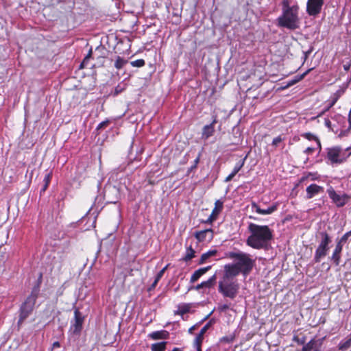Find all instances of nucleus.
Returning a JSON list of instances; mask_svg holds the SVG:
<instances>
[{
    "label": "nucleus",
    "instance_id": "1",
    "mask_svg": "<svg viewBox=\"0 0 351 351\" xmlns=\"http://www.w3.org/2000/svg\"><path fill=\"white\" fill-rule=\"evenodd\" d=\"M227 256L232 260V263L225 265L223 269L236 276L241 274L246 278L255 264V260L252 255L242 251L230 252Z\"/></svg>",
    "mask_w": 351,
    "mask_h": 351
},
{
    "label": "nucleus",
    "instance_id": "2",
    "mask_svg": "<svg viewBox=\"0 0 351 351\" xmlns=\"http://www.w3.org/2000/svg\"><path fill=\"white\" fill-rule=\"evenodd\" d=\"M248 230L250 234L246 240V243L254 249H266L273 239L272 230L267 226L250 223Z\"/></svg>",
    "mask_w": 351,
    "mask_h": 351
},
{
    "label": "nucleus",
    "instance_id": "3",
    "mask_svg": "<svg viewBox=\"0 0 351 351\" xmlns=\"http://www.w3.org/2000/svg\"><path fill=\"white\" fill-rule=\"evenodd\" d=\"M282 14L277 19L278 25L290 30L299 28V6L296 3L291 5L289 0H282Z\"/></svg>",
    "mask_w": 351,
    "mask_h": 351
},
{
    "label": "nucleus",
    "instance_id": "4",
    "mask_svg": "<svg viewBox=\"0 0 351 351\" xmlns=\"http://www.w3.org/2000/svg\"><path fill=\"white\" fill-rule=\"evenodd\" d=\"M237 276L223 269V274L219 281L218 291L225 298L234 299L239 291Z\"/></svg>",
    "mask_w": 351,
    "mask_h": 351
},
{
    "label": "nucleus",
    "instance_id": "5",
    "mask_svg": "<svg viewBox=\"0 0 351 351\" xmlns=\"http://www.w3.org/2000/svg\"><path fill=\"white\" fill-rule=\"evenodd\" d=\"M39 293V287H34L29 296H28L21 307V313L19 324L22 323L31 313L34 306L36 298Z\"/></svg>",
    "mask_w": 351,
    "mask_h": 351
},
{
    "label": "nucleus",
    "instance_id": "6",
    "mask_svg": "<svg viewBox=\"0 0 351 351\" xmlns=\"http://www.w3.org/2000/svg\"><path fill=\"white\" fill-rule=\"evenodd\" d=\"M321 241L315 252L313 261L317 263L321 261L328 254L329 250V244L331 242V238L326 232H321Z\"/></svg>",
    "mask_w": 351,
    "mask_h": 351
},
{
    "label": "nucleus",
    "instance_id": "7",
    "mask_svg": "<svg viewBox=\"0 0 351 351\" xmlns=\"http://www.w3.org/2000/svg\"><path fill=\"white\" fill-rule=\"evenodd\" d=\"M327 193L329 197L337 207H343L348 202L349 197L346 194L339 195L337 193L332 186L327 189Z\"/></svg>",
    "mask_w": 351,
    "mask_h": 351
},
{
    "label": "nucleus",
    "instance_id": "8",
    "mask_svg": "<svg viewBox=\"0 0 351 351\" xmlns=\"http://www.w3.org/2000/svg\"><path fill=\"white\" fill-rule=\"evenodd\" d=\"M84 317L82 313L80 312L79 309L76 308L74 311V322H72L71 326V330L74 334H79L82 329L84 322Z\"/></svg>",
    "mask_w": 351,
    "mask_h": 351
},
{
    "label": "nucleus",
    "instance_id": "9",
    "mask_svg": "<svg viewBox=\"0 0 351 351\" xmlns=\"http://www.w3.org/2000/svg\"><path fill=\"white\" fill-rule=\"evenodd\" d=\"M324 0H308L306 4V12L310 16L318 14L322 10Z\"/></svg>",
    "mask_w": 351,
    "mask_h": 351
},
{
    "label": "nucleus",
    "instance_id": "10",
    "mask_svg": "<svg viewBox=\"0 0 351 351\" xmlns=\"http://www.w3.org/2000/svg\"><path fill=\"white\" fill-rule=\"evenodd\" d=\"M104 197L108 202L115 204L119 197V189L115 186H109L106 189Z\"/></svg>",
    "mask_w": 351,
    "mask_h": 351
},
{
    "label": "nucleus",
    "instance_id": "11",
    "mask_svg": "<svg viewBox=\"0 0 351 351\" xmlns=\"http://www.w3.org/2000/svg\"><path fill=\"white\" fill-rule=\"evenodd\" d=\"M341 149L339 147H332L328 149L327 158L331 163H341L343 160L339 158Z\"/></svg>",
    "mask_w": 351,
    "mask_h": 351
},
{
    "label": "nucleus",
    "instance_id": "12",
    "mask_svg": "<svg viewBox=\"0 0 351 351\" xmlns=\"http://www.w3.org/2000/svg\"><path fill=\"white\" fill-rule=\"evenodd\" d=\"M195 237L199 242H202L206 240L210 241L213 239V231L210 228L197 231L195 233Z\"/></svg>",
    "mask_w": 351,
    "mask_h": 351
},
{
    "label": "nucleus",
    "instance_id": "13",
    "mask_svg": "<svg viewBox=\"0 0 351 351\" xmlns=\"http://www.w3.org/2000/svg\"><path fill=\"white\" fill-rule=\"evenodd\" d=\"M223 209V202L217 200L215 203V208H213L210 215L205 221L206 223H212L217 218L218 215Z\"/></svg>",
    "mask_w": 351,
    "mask_h": 351
},
{
    "label": "nucleus",
    "instance_id": "14",
    "mask_svg": "<svg viewBox=\"0 0 351 351\" xmlns=\"http://www.w3.org/2000/svg\"><path fill=\"white\" fill-rule=\"evenodd\" d=\"M343 250V244L340 242L337 241L335 247L333 250L332 256L330 257V259L333 262V263L338 266L341 262V254Z\"/></svg>",
    "mask_w": 351,
    "mask_h": 351
},
{
    "label": "nucleus",
    "instance_id": "15",
    "mask_svg": "<svg viewBox=\"0 0 351 351\" xmlns=\"http://www.w3.org/2000/svg\"><path fill=\"white\" fill-rule=\"evenodd\" d=\"M306 198L311 199L315 195L320 193L321 192H323L324 188L317 184H312L306 188Z\"/></svg>",
    "mask_w": 351,
    "mask_h": 351
},
{
    "label": "nucleus",
    "instance_id": "16",
    "mask_svg": "<svg viewBox=\"0 0 351 351\" xmlns=\"http://www.w3.org/2000/svg\"><path fill=\"white\" fill-rule=\"evenodd\" d=\"M246 158L247 156H245L243 159H241L236 163L232 171L226 178V182L231 181L232 178L237 175V173L241 169V168L243 167L245 164Z\"/></svg>",
    "mask_w": 351,
    "mask_h": 351
},
{
    "label": "nucleus",
    "instance_id": "17",
    "mask_svg": "<svg viewBox=\"0 0 351 351\" xmlns=\"http://www.w3.org/2000/svg\"><path fill=\"white\" fill-rule=\"evenodd\" d=\"M216 123L217 120L215 119L210 124L206 125L203 128L202 134V138L206 140L213 135L215 132V124Z\"/></svg>",
    "mask_w": 351,
    "mask_h": 351
},
{
    "label": "nucleus",
    "instance_id": "18",
    "mask_svg": "<svg viewBox=\"0 0 351 351\" xmlns=\"http://www.w3.org/2000/svg\"><path fill=\"white\" fill-rule=\"evenodd\" d=\"M252 209L260 215H269L277 209V206L276 205H273L267 209H261L256 203L252 202Z\"/></svg>",
    "mask_w": 351,
    "mask_h": 351
},
{
    "label": "nucleus",
    "instance_id": "19",
    "mask_svg": "<svg viewBox=\"0 0 351 351\" xmlns=\"http://www.w3.org/2000/svg\"><path fill=\"white\" fill-rule=\"evenodd\" d=\"M210 268L211 266H207L205 267L199 268L197 270H196L191 277V283H194L195 282H196L202 275L206 273Z\"/></svg>",
    "mask_w": 351,
    "mask_h": 351
},
{
    "label": "nucleus",
    "instance_id": "20",
    "mask_svg": "<svg viewBox=\"0 0 351 351\" xmlns=\"http://www.w3.org/2000/svg\"><path fill=\"white\" fill-rule=\"evenodd\" d=\"M210 327V324H206L199 331V334L195 338L193 346H200L202 345L203 341V337L205 332L208 330Z\"/></svg>",
    "mask_w": 351,
    "mask_h": 351
},
{
    "label": "nucleus",
    "instance_id": "21",
    "mask_svg": "<svg viewBox=\"0 0 351 351\" xmlns=\"http://www.w3.org/2000/svg\"><path fill=\"white\" fill-rule=\"evenodd\" d=\"M215 281H216V275H213L208 280H207L206 281H204V282H202L200 284H198L195 287V289L196 290H199L200 289H203V288H208V289H209V288H210L214 285Z\"/></svg>",
    "mask_w": 351,
    "mask_h": 351
},
{
    "label": "nucleus",
    "instance_id": "22",
    "mask_svg": "<svg viewBox=\"0 0 351 351\" xmlns=\"http://www.w3.org/2000/svg\"><path fill=\"white\" fill-rule=\"evenodd\" d=\"M169 336V332L167 330L155 331L149 334V337L154 340L167 339Z\"/></svg>",
    "mask_w": 351,
    "mask_h": 351
},
{
    "label": "nucleus",
    "instance_id": "23",
    "mask_svg": "<svg viewBox=\"0 0 351 351\" xmlns=\"http://www.w3.org/2000/svg\"><path fill=\"white\" fill-rule=\"evenodd\" d=\"M319 179V175H318L317 173H312V172H308L306 173H304L302 178H300V182H303L305 180H317Z\"/></svg>",
    "mask_w": 351,
    "mask_h": 351
},
{
    "label": "nucleus",
    "instance_id": "24",
    "mask_svg": "<svg viewBox=\"0 0 351 351\" xmlns=\"http://www.w3.org/2000/svg\"><path fill=\"white\" fill-rule=\"evenodd\" d=\"M51 178H52L51 171L47 172L45 174V178L43 179L44 184H43L42 189H40V194L45 193V191L47 190V189L48 188L49 183L51 182Z\"/></svg>",
    "mask_w": 351,
    "mask_h": 351
},
{
    "label": "nucleus",
    "instance_id": "25",
    "mask_svg": "<svg viewBox=\"0 0 351 351\" xmlns=\"http://www.w3.org/2000/svg\"><path fill=\"white\" fill-rule=\"evenodd\" d=\"M217 254V250H209L206 253L202 254L201 258L199 261V264L204 263L210 257L215 256Z\"/></svg>",
    "mask_w": 351,
    "mask_h": 351
},
{
    "label": "nucleus",
    "instance_id": "26",
    "mask_svg": "<svg viewBox=\"0 0 351 351\" xmlns=\"http://www.w3.org/2000/svg\"><path fill=\"white\" fill-rule=\"evenodd\" d=\"M302 351H318L316 342L310 341L303 346Z\"/></svg>",
    "mask_w": 351,
    "mask_h": 351
},
{
    "label": "nucleus",
    "instance_id": "27",
    "mask_svg": "<svg viewBox=\"0 0 351 351\" xmlns=\"http://www.w3.org/2000/svg\"><path fill=\"white\" fill-rule=\"evenodd\" d=\"M166 345L167 342L165 341L153 343L151 347L152 351H165Z\"/></svg>",
    "mask_w": 351,
    "mask_h": 351
},
{
    "label": "nucleus",
    "instance_id": "28",
    "mask_svg": "<svg viewBox=\"0 0 351 351\" xmlns=\"http://www.w3.org/2000/svg\"><path fill=\"white\" fill-rule=\"evenodd\" d=\"M351 347V336L345 341H341L339 344V349L341 351H346Z\"/></svg>",
    "mask_w": 351,
    "mask_h": 351
},
{
    "label": "nucleus",
    "instance_id": "29",
    "mask_svg": "<svg viewBox=\"0 0 351 351\" xmlns=\"http://www.w3.org/2000/svg\"><path fill=\"white\" fill-rule=\"evenodd\" d=\"M195 256V250L189 247L186 249V254L183 258V260L186 262L191 261Z\"/></svg>",
    "mask_w": 351,
    "mask_h": 351
},
{
    "label": "nucleus",
    "instance_id": "30",
    "mask_svg": "<svg viewBox=\"0 0 351 351\" xmlns=\"http://www.w3.org/2000/svg\"><path fill=\"white\" fill-rule=\"evenodd\" d=\"M128 62L126 60H124L123 58H121L120 56H118L117 58V60L114 62V66L117 69H121L123 67V66Z\"/></svg>",
    "mask_w": 351,
    "mask_h": 351
},
{
    "label": "nucleus",
    "instance_id": "31",
    "mask_svg": "<svg viewBox=\"0 0 351 351\" xmlns=\"http://www.w3.org/2000/svg\"><path fill=\"white\" fill-rule=\"evenodd\" d=\"M304 136L308 139V140H314L317 142V146L321 148V143L319 141V139L315 136H314L313 134H312L311 133H306L304 134Z\"/></svg>",
    "mask_w": 351,
    "mask_h": 351
},
{
    "label": "nucleus",
    "instance_id": "32",
    "mask_svg": "<svg viewBox=\"0 0 351 351\" xmlns=\"http://www.w3.org/2000/svg\"><path fill=\"white\" fill-rule=\"evenodd\" d=\"M145 60L143 59H138L130 62V64L134 67H142L145 65Z\"/></svg>",
    "mask_w": 351,
    "mask_h": 351
},
{
    "label": "nucleus",
    "instance_id": "33",
    "mask_svg": "<svg viewBox=\"0 0 351 351\" xmlns=\"http://www.w3.org/2000/svg\"><path fill=\"white\" fill-rule=\"evenodd\" d=\"M168 265H167L165 267H163L160 271L158 272V274H156V277H155V279H156V282H159V280L162 278V277L163 276L165 271L167 270V267H168Z\"/></svg>",
    "mask_w": 351,
    "mask_h": 351
},
{
    "label": "nucleus",
    "instance_id": "34",
    "mask_svg": "<svg viewBox=\"0 0 351 351\" xmlns=\"http://www.w3.org/2000/svg\"><path fill=\"white\" fill-rule=\"evenodd\" d=\"M189 311V306L187 305H184V306L179 307L178 313L183 315L184 314L188 313Z\"/></svg>",
    "mask_w": 351,
    "mask_h": 351
},
{
    "label": "nucleus",
    "instance_id": "35",
    "mask_svg": "<svg viewBox=\"0 0 351 351\" xmlns=\"http://www.w3.org/2000/svg\"><path fill=\"white\" fill-rule=\"evenodd\" d=\"M311 69H308L307 70L306 72H304L302 75H301L298 79H295L293 82H289V85H292L298 82H299L300 80H301L302 79H303L306 75L307 73L311 71Z\"/></svg>",
    "mask_w": 351,
    "mask_h": 351
},
{
    "label": "nucleus",
    "instance_id": "36",
    "mask_svg": "<svg viewBox=\"0 0 351 351\" xmlns=\"http://www.w3.org/2000/svg\"><path fill=\"white\" fill-rule=\"evenodd\" d=\"M311 69H308L307 70L306 72H304L302 75H301L298 79H295L293 82H289V85H292L298 82H299L300 80H301L302 79H303L306 75L307 73L311 71Z\"/></svg>",
    "mask_w": 351,
    "mask_h": 351
},
{
    "label": "nucleus",
    "instance_id": "37",
    "mask_svg": "<svg viewBox=\"0 0 351 351\" xmlns=\"http://www.w3.org/2000/svg\"><path fill=\"white\" fill-rule=\"evenodd\" d=\"M350 235H351V230L346 232V234H344L338 241L340 242L341 243L343 244L344 243L346 242L349 236H350Z\"/></svg>",
    "mask_w": 351,
    "mask_h": 351
},
{
    "label": "nucleus",
    "instance_id": "38",
    "mask_svg": "<svg viewBox=\"0 0 351 351\" xmlns=\"http://www.w3.org/2000/svg\"><path fill=\"white\" fill-rule=\"evenodd\" d=\"M233 340H234V337L232 335L223 337L220 339L221 342H225V343H228L232 342Z\"/></svg>",
    "mask_w": 351,
    "mask_h": 351
},
{
    "label": "nucleus",
    "instance_id": "39",
    "mask_svg": "<svg viewBox=\"0 0 351 351\" xmlns=\"http://www.w3.org/2000/svg\"><path fill=\"white\" fill-rule=\"evenodd\" d=\"M282 141V138L280 136H277L273 139L272 145L277 146Z\"/></svg>",
    "mask_w": 351,
    "mask_h": 351
},
{
    "label": "nucleus",
    "instance_id": "40",
    "mask_svg": "<svg viewBox=\"0 0 351 351\" xmlns=\"http://www.w3.org/2000/svg\"><path fill=\"white\" fill-rule=\"evenodd\" d=\"M108 124V121H102L101 122L97 127V130H99L103 128H104L105 126H106Z\"/></svg>",
    "mask_w": 351,
    "mask_h": 351
},
{
    "label": "nucleus",
    "instance_id": "41",
    "mask_svg": "<svg viewBox=\"0 0 351 351\" xmlns=\"http://www.w3.org/2000/svg\"><path fill=\"white\" fill-rule=\"evenodd\" d=\"M199 158H200V154H199L198 156L194 160L193 165L191 166V170H193V169H195L197 167V164H198V162L199 161Z\"/></svg>",
    "mask_w": 351,
    "mask_h": 351
},
{
    "label": "nucleus",
    "instance_id": "42",
    "mask_svg": "<svg viewBox=\"0 0 351 351\" xmlns=\"http://www.w3.org/2000/svg\"><path fill=\"white\" fill-rule=\"evenodd\" d=\"M314 149H314L313 147H307V148L304 150V152L306 154H308H308H312V153L314 152Z\"/></svg>",
    "mask_w": 351,
    "mask_h": 351
},
{
    "label": "nucleus",
    "instance_id": "43",
    "mask_svg": "<svg viewBox=\"0 0 351 351\" xmlns=\"http://www.w3.org/2000/svg\"><path fill=\"white\" fill-rule=\"evenodd\" d=\"M122 89L119 87V86H117L114 90V95H117L119 93L121 92Z\"/></svg>",
    "mask_w": 351,
    "mask_h": 351
},
{
    "label": "nucleus",
    "instance_id": "44",
    "mask_svg": "<svg viewBox=\"0 0 351 351\" xmlns=\"http://www.w3.org/2000/svg\"><path fill=\"white\" fill-rule=\"evenodd\" d=\"M53 348H60V344L58 341H55L53 343Z\"/></svg>",
    "mask_w": 351,
    "mask_h": 351
},
{
    "label": "nucleus",
    "instance_id": "45",
    "mask_svg": "<svg viewBox=\"0 0 351 351\" xmlns=\"http://www.w3.org/2000/svg\"><path fill=\"white\" fill-rule=\"evenodd\" d=\"M311 53V50H308V51H306L304 53V59L306 60L308 55Z\"/></svg>",
    "mask_w": 351,
    "mask_h": 351
},
{
    "label": "nucleus",
    "instance_id": "46",
    "mask_svg": "<svg viewBox=\"0 0 351 351\" xmlns=\"http://www.w3.org/2000/svg\"><path fill=\"white\" fill-rule=\"evenodd\" d=\"M158 282H156V279L154 280V281L153 282V283L151 285V289H154L156 287V286L157 285Z\"/></svg>",
    "mask_w": 351,
    "mask_h": 351
},
{
    "label": "nucleus",
    "instance_id": "47",
    "mask_svg": "<svg viewBox=\"0 0 351 351\" xmlns=\"http://www.w3.org/2000/svg\"><path fill=\"white\" fill-rule=\"evenodd\" d=\"M195 326H191V327L189 329V333H192V332H193V331L195 330Z\"/></svg>",
    "mask_w": 351,
    "mask_h": 351
},
{
    "label": "nucleus",
    "instance_id": "48",
    "mask_svg": "<svg viewBox=\"0 0 351 351\" xmlns=\"http://www.w3.org/2000/svg\"><path fill=\"white\" fill-rule=\"evenodd\" d=\"M194 347L196 348L197 351H202V348L200 346H194Z\"/></svg>",
    "mask_w": 351,
    "mask_h": 351
},
{
    "label": "nucleus",
    "instance_id": "49",
    "mask_svg": "<svg viewBox=\"0 0 351 351\" xmlns=\"http://www.w3.org/2000/svg\"><path fill=\"white\" fill-rule=\"evenodd\" d=\"M172 351H182V349L179 348H174Z\"/></svg>",
    "mask_w": 351,
    "mask_h": 351
},
{
    "label": "nucleus",
    "instance_id": "50",
    "mask_svg": "<svg viewBox=\"0 0 351 351\" xmlns=\"http://www.w3.org/2000/svg\"><path fill=\"white\" fill-rule=\"evenodd\" d=\"M228 308V306L227 305H224L223 307V309H226Z\"/></svg>",
    "mask_w": 351,
    "mask_h": 351
}]
</instances>
